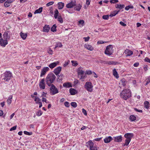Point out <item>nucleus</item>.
Returning <instances> with one entry per match:
<instances>
[{
    "mask_svg": "<svg viewBox=\"0 0 150 150\" xmlns=\"http://www.w3.org/2000/svg\"><path fill=\"white\" fill-rule=\"evenodd\" d=\"M113 139L112 138L111 136H109L106 137L104 139V141L105 143H109Z\"/></svg>",
    "mask_w": 150,
    "mask_h": 150,
    "instance_id": "16",
    "label": "nucleus"
},
{
    "mask_svg": "<svg viewBox=\"0 0 150 150\" xmlns=\"http://www.w3.org/2000/svg\"><path fill=\"white\" fill-rule=\"evenodd\" d=\"M146 83L145 84V85H147L150 82V76L148 77V78L146 79Z\"/></svg>",
    "mask_w": 150,
    "mask_h": 150,
    "instance_id": "43",
    "label": "nucleus"
},
{
    "mask_svg": "<svg viewBox=\"0 0 150 150\" xmlns=\"http://www.w3.org/2000/svg\"><path fill=\"white\" fill-rule=\"evenodd\" d=\"M113 52L112 46L111 45L107 46L105 51V54L108 56H110L112 54Z\"/></svg>",
    "mask_w": 150,
    "mask_h": 150,
    "instance_id": "5",
    "label": "nucleus"
},
{
    "mask_svg": "<svg viewBox=\"0 0 150 150\" xmlns=\"http://www.w3.org/2000/svg\"><path fill=\"white\" fill-rule=\"evenodd\" d=\"M125 5H124L122 4H116L115 6V7L117 8H119L121 9L122 8H124Z\"/></svg>",
    "mask_w": 150,
    "mask_h": 150,
    "instance_id": "31",
    "label": "nucleus"
},
{
    "mask_svg": "<svg viewBox=\"0 0 150 150\" xmlns=\"http://www.w3.org/2000/svg\"><path fill=\"white\" fill-rule=\"evenodd\" d=\"M133 136V134L132 133H127L124 135V137L126 138L125 144H124L123 146H128L131 141L132 138Z\"/></svg>",
    "mask_w": 150,
    "mask_h": 150,
    "instance_id": "4",
    "label": "nucleus"
},
{
    "mask_svg": "<svg viewBox=\"0 0 150 150\" xmlns=\"http://www.w3.org/2000/svg\"><path fill=\"white\" fill-rule=\"evenodd\" d=\"M88 146H89L90 149L93 147L94 146V144L91 140L89 141L88 142Z\"/></svg>",
    "mask_w": 150,
    "mask_h": 150,
    "instance_id": "27",
    "label": "nucleus"
},
{
    "mask_svg": "<svg viewBox=\"0 0 150 150\" xmlns=\"http://www.w3.org/2000/svg\"><path fill=\"white\" fill-rule=\"evenodd\" d=\"M129 119L131 121H133L136 120V117L134 115H131L129 117Z\"/></svg>",
    "mask_w": 150,
    "mask_h": 150,
    "instance_id": "34",
    "label": "nucleus"
},
{
    "mask_svg": "<svg viewBox=\"0 0 150 150\" xmlns=\"http://www.w3.org/2000/svg\"><path fill=\"white\" fill-rule=\"evenodd\" d=\"M31 97L33 98L35 97V101L37 103H38L39 102H40L41 101V100L40 99L36 97H34L33 96V95L31 96Z\"/></svg>",
    "mask_w": 150,
    "mask_h": 150,
    "instance_id": "35",
    "label": "nucleus"
},
{
    "mask_svg": "<svg viewBox=\"0 0 150 150\" xmlns=\"http://www.w3.org/2000/svg\"><path fill=\"white\" fill-rule=\"evenodd\" d=\"M87 74L90 75L92 74V72L90 70H88L86 71Z\"/></svg>",
    "mask_w": 150,
    "mask_h": 150,
    "instance_id": "63",
    "label": "nucleus"
},
{
    "mask_svg": "<svg viewBox=\"0 0 150 150\" xmlns=\"http://www.w3.org/2000/svg\"><path fill=\"white\" fill-rule=\"evenodd\" d=\"M56 79L55 76L53 74L51 73L48 75L46 78V82L49 86L53 83Z\"/></svg>",
    "mask_w": 150,
    "mask_h": 150,
    "instance_id": "2",
    "label": "nucleus"
},
{
    "mask_svg": "<svg viewBox=\"0 0 150 150\" xmlns=\"http://www.w3.org/2000/svg\"><path fill=\"white\" fill-rule=\"evenodd\" d=\"M71 63H72V65L74 66H76L78 64L76 61H71Z\"/></svg>",
    "mask_w": 150,
    "mask_h": 150,
    "instance_id": "44",
    "label": "nucleus"
},
{
    "mask_svg": "<svg viewBox=\"0 0 150 150\" xmlns=\"http://www.w3.org/2000/svg\"><path fill=\"white\" fill-rule=\"evenodd\" d=\"M54 15H57L59 13V12L57 9H56L54 11Z\"/></svg>",
    "mask_w": 150,
    "mask_h": 150,
    "instance_id": "64",
    "label": "nucleus"
},
{
    "mask_svg": "<svg viewBox=\"0 0 150 150\" xmlns=\"http://www.w3.org/2000/svg\"><path fill=\"white\" fill-rule=\"evenodd\" d=\"M144 107L148 109L149 107V103L147 101H145L144 103Z\"/></svg>",
    "mask_w": 150,
    "mask_h": 150,
    "instance_id": "36",
    "label": "nucleus"
},
{
    "mask_svg": "<svg viewBox=\"0 0 150 150\" xmlns=\"http://www.w3.org/2000/svg\"><path fill=\"white\" fill-rule=\"evenodd\" d=\"M85 47L88 50L90 51H92L93 50V47L91 45L88 44H85Z\"/></svg>",
    "mask_w": 150,
    "mask_h": 150,
    "instance_id": "24",
    "label": "nucleus"
},
{
    "mask_svg": "<svg viewBox=\"0 0 150 150\" xmlns=\"http://www.w3.org/2000/svg\"><path fill=\"white\" fill-rule=\"evenodd\" d=\"M12 96H10L9 97L8 99L7 100V103L8 105H10L11 103L12 99Z\"/></svg>",
    "mask_w": 150,
    "mask_h": 150,
    "instance_id": "29",
    "label": "nucleus"
},
{
    "mask_svg": "<svg viewBox=\"0 0 150 150\" xmlns=\"http://www.w3.org/2000/svg\"><path fill=\"white\" fill-rule=\"evenodd\" d=\"M4 6L6 7H8L10 6V4L6 1L4 3Z\"/></svg>",
    "mask_w": 150,
    "mask_h": 150,
    "instance_id": "46",
    "label": "nucleus"
},
{
    "mask_svg": "<svg viewBox=\"0 0 150 150\" xmlns=\"http://www.w3.org/2000/svg\"><path fill=\"white\" fill-rule=\"evenodd\" d=\"M63 86L65 88H68L72 87L71 84L69 82L65 83L63 84Z\"/></svg>",
    "mask_w": 150,
    "mask_h": 150,
    "instance_id": "22",
    "label": "nucleus"
},
{
    "mask_svg": "<svg viewBox=\"0 0 150 150\" xmlns=\"http://www.w3.org/2000/svg\"><path fill=\"white\" fill-rule=\"evenodd\" d=\"M42 7H40L38 9L36 10L35 11L34 13L35 14L36 13H40L42 11Z\"/></svg>",
    "mask_w": 150,
    "mask_h": 150,
    "instance_id": "30",
    "label": "nucleus"
},
{
    "mask_svg": "<svg viewBox=\"0 0 150 150\" xmlns=\"http://www.w3.org/2000/svg\"><path fill=\"white\" fill-rule=\"evenodd\" d=\"M51 86L50 91L52 93V95H54L59 92L57 88L53 84H52Z\"/></svg>",
    "mask_w": 150,
    "mask_h": 150,
    "instance_id": "8",
    "label": "nucleus"
},
{
    "mask_svg": "<svg viewBox=\"0 0 150 150\" xmlns=\"http://www.w3.org/2000/svg\"><path fill=\"white\" fill-rule=\"evenodd\" d=\"M42 112L41 110H39L36 113V115L38 116H41L42 114Z\"/></svg>",
    "mask_w": 150,
    "mask_h": 150,
    "instance_id": "47",
    "label": "nucleus"
},
{
    "mask_svg": "<svg viewBox=\"0 0 150 150\" xmlns=\"http://www.w3.org/2000/svg\"><path fill=\"white\" fill-rule=\"evenodd\" d=\"M69 92L71 95H74L76 93V90L73 88H70L69 89Z\"/></svg>",
    "mask_w": 150,
    "mask_h": 150,
    "instance_id": "25",
    "label": "nucleus"
},
{
    "mask_svg": "<svg viewBox=\"0 0 150 150\" xmlns=\"http://www.w3.org/2000/svg\"><path fill=\"white\" fill-rule=\"evenodd\" d=\"M114 140L115 142H120L122 140V137L121 135L114 137Z\"/></svg>",
    "mask_w": 150,
    "mask_h": 150,
    "instance_id": "14",
    "label": "nucleus"
},
{
    "mask_svg": "<svg viewBox=\"0 0 150 150\" xmlns=\"http://www.w3.org/2000/svg\"><path fill=\"white\" fill-rule=\"evenodd\" d=\"M78 76L80 79H83L85 78L86 74L84 71L82 70L81 67H79L77 70Z\"/></svg>",
    "mask_w": 150,
    "mask_h": 150,
    "instance_id": "6",
    "label": "nucleus"
},
{
    "mask_svg": "<svg viewBox=\"0 0 150 150\" xmlns=\"http://www.w3.org/2000/svg\"><path fill=\"white\" fill-rule=\"evenodd\" d=\"M135 110L137 112H142V111L141 110H139L136 108H134Z\"/></svg>",
    "mask_w": 150,
    "mask_h": 150,
    "instance_id": "61",
    "label": "nucleus"
},
{
    "mask_svg": "<svg viewBox=\"0 0 150 150\" xmlns=\"http://www.w3.org/2000/svg\"><path fill=\"white\" fill-rule=\"evenodd\" d=\"M90 150H98V149L96 146H94L90 149Z\"/></svg>",
    "mask_w": 150,
    "mask_h": 150,
    "instance_id": "60",
    "label": "nucleus"
},
{
    "mask_svg": "<svg viewBox=\"0 0 150 150\" xmlns=\"http://www.w3.org/2000/svg\"><path fill=\"white\" fill-rule=\"evenodd\" d=\"M49 68L48 67H44L42 69L41 71L40 75V77H42L45 74L46 72L49 70Z\"/></svg>",
    "mask_w": 150,
    "mask_h": 150,
    "instance_id": "12",
    "label": "nucleus"
},
{
    "mask_svg": "<svg viewBox=\"0 0 150 150\" xmlns=\"http://www.w3.org/2000/svg\"><path fill=\"white\" fill-rule=\"evenodd\" d=\"M16 126H14L12 127L10 129V131H12L13 130H15L16 129Z\"/></svg>",
    "mask_w": 150,
    "mask_h": 150,
    "instance_id": "57",
    "label": "nucleus"
},
{
    "mask_svg": "<svg viewBox=\"0 0 150 150\" xmlns=\"http://www.w3.org/2000/svg\"><path fill=\"white\" fill-rule=\"evenodd\" d=\"M3 37L4 39L8 40L10 38L9 32L8 31H5L3 35Z\"/></svg>",
    "mask_w": 150,
    "mask_h": 150,
    "instance_id": "9",
    "label": "nucleus"
},
{
    "mask_svg": "<svg viewBox=\"0 0 150 150\" xmlns=\"http://www.w3.org/2000/svg\"><path fill=\"white\" fill-rule=\"evenodd\" d=\"M103 18L105 20H108L109 18V16L108 15L103 16Z\"/></svg>",
    "mask_w": 150,
    "mask_h": 150,
    "instance_id": "48",
    "label": "nucleus"
},
{
    "mask_svg": "<svg viewBox=\"0 0 150 150\" xmlns=\"http://www.w3.org/2000/svg\"><path fill=\"white\" fill-rule=\"evenodd\" d=\"M50 27L49 25H45L43 28V31L48 32L50 29Z\"/></svg>",
    "mask_w": 150,
    "mask_h": 150,
    "instance_id": "19",
    "label": "nucleus"
},
{
    "mask_svg": "<svg viewBox=\"0 0 150 150\" xmlns=\"http://www.w3.org/2000/svg\"><path fill=\"white\" fill-rule=\"evenodd\" d=\"M78 25L80 26H83L84 25V21L83 20H80L78 21Z\"/></svg>",
    "mask_w": 150,
    "mask_h": 150,
    "instance_id": "28",
    "label": "nucleus"
},
{
    "mask_svg": "<svg viewBox=\"0 0 150 150\" xmlns=\"http://www.w3.org/2000/svg\"><path fill=\"white\" fill-rule=\"evenodd\" d=\"M61 69L62 67H58L54 69V72L56 75H57L60 73Z\"/></svg>",
    "mask_w": 150,
    "mask_h": 150,
    "instance_id": "17",
    "label": "nucleus"
},
{
    "mask_svg": "<svg viewBox=\"0 0 150 150\" xmlns=\"http://www.w3.org/2000/svg\"><path fill=\"white\" fill-rule=\"evenodd\" d=\"M56 26L55 24H54L53 25L52 27L51 28V30L53 32H56Z\"/></svg>",
    "mask_w": 150,
    "mask_h": 150,
    "instance_id": "33",
    "label": "nucleus"
},
{
    "mask_svg": "<svg viewBox=\"0 0 150 150\" xmlns=\"http://www.w3.org/2000/svg\"><path fill=\"white\" fill-rule=\"evenodd\" d=\"M117 62H108V64H114L115 65L117 63Z\"/></svg>",
    "mask_w": 150,
    "mask_h": 150,
    "instance_id": "51",
    "label": "nucleus"
},
{
    "mask_svg": "<svg viewBox=\"0 0 150 150\" xmlns=\"http://www.w3.org/2000/svg\"><path fill=\"white\" fill-rule=\"evenodd\" d=\"M119 11V10H116L111 13L110 15L109 16L111 17L115 16L117 14Z\"/></svg>",
    "mask_w": 150,
    "mask_h": 150,
    "instance_id": "21",
    "label": "nucleus"
},
{
    "mask_svg": "<svg viewBox=\"0 0 150 150\" xmlns=\"http://www.w3.org/2000/svg\"><path fill=\"white\" fill-rule=\"evenodd\" d=\"M125 53L126 54V56H131L133 54V52L129 49H127L125 51Z\"/></svg>",
    "mask_w": 150,
    "mask_h": 150,
    "instance_id": "18",
    "label": "nucleus"
},
{
    "mask_svg": "<svg viewBox=\"0 0 150 150\" xmlns=\"http://www.w3.org/2000/svg\"><path fill=\"white\" fill-rule=\"evenodd\" d=\"M64 105L65 106L67 107H69L70 106L69 103L67 101L65 102Z\"/></svg>",
    "mask_w": 150,
    "mask_h": 150,
    "instance_id": "52",
    "label": "nucleus"
},
{
    "mask_svg": "<svg viewBox=\"0 0 150 150\" xmlns=\"http://www.w3.org/2000/svg\"><path fill=\"white\" fill-rule=\"evenodd\" d=\"M24 133L25 134L28 135H31L33 134L32 132H28L26 131H24Z\"/></svg>",
    "mask_w": 150,
    "mask_h": 150,
    "instance_id": "40",
    "label": "nucleus"
},
{
    "mask_svg": "<svg viewBox=\"0 0 150 150\" xmlns=\"http://www.w3.org/2000/svg\"><path fill=\"white\" fill-rule=\"evenodd\" d=\"M70 62V61L68 60L67 61H65L64 62V64L63 66L64 67L66 66Z\"/></svg>",
    "mask_w": 150,
    "mask_h": 150,
    "instance_id": "50",
    "label": "nucleus"
},
{
    "mask_svg": "<svg viewBox=\"0 0 150 150\" xmlns=\"http://www.w3.org/2000/svg\"><path fill=\"white\" fill-rule=\"evenodd\" d=\"M82 112L85 115H87V113L86 110L85 109H82Z\"/></svg>",
    "mask_w": 150,
    "mask_h": 150,
    "instance_id": "54",
    "label": "nucleus"
},
{
    "mask_svg": "<svg viewBox=\"0 0 150 150\" xmlns=\"http://www.w3.org/2000/svg\"><path fill=\"white\" fill-rule=\"evenodd\" d=\"M76 1L75 0H71V1L66 5V7L68 8H73L76 5Z\"/></svg>",
    "mask_w": 150,
    "mask_h": 150,
    "instance_id": "11",
    "label": "nucleus"
},
{
    "mask_svg": "<svg viewBox=\"0 0 150 150\" xmlns=\"http://www.w3.org/2000/svg\"><path fill=\"white\" fill-rule=\"evenodd\" d=\"M81 5H80V4L79 5V6H77L75 8V9L77 11H79L80 10V9L81 8Z\"/></svg>",
    "mask_w": 150,
    "mask_h": 150,
    "instance_id": "38",
    "label": "nucleus"
},
{
    "mask_svg": "<svg viewBox=\"0 0 150 150\" xmlns=\"http://www.w3.org/2000/svg\"><path fill=\"white\" fill-rule=\"evenodd\" d=\"M57 19L61 23H63V20L61 16H58Z\"/></svg>",
    "mask_w": 150,
    "mask_h": 150,
    "instance_id": "39",
    "label": "nucleus"
},
{
    "mask_svg": "<svg viewBox=\"0 0 150 150\" xmlns=\"http://www.w3.org/2000/svg\"><path fill=\"white\" fill-rule=\"evenodd\" d=\"M2 79L5 81H9L12 77V73L9 71H6L3 74Z\"/></svg>",
    "mask_w": 150,
    "mask_h": 150,
    "instance_id": "3",
    "label": "nucleus"
},
{
    "mask_svg": "<svg viewBox=\"0 0 150 150\" xmlns=\"http://www.w3.org/2000/svg\"><path fill=\"white\" fill-rule=\"evenodd\" d=\"M48 53L52 55L53 54V51L50 48L48 50Z\"/></svg>",
    "mask_w": 150,
    "mask_h": 150,
    "instance_id": "55",
    "label": "nucleus"
},
{
    "mask_svg": "<svg viewBox=\"0 0 150 150\" xmlns=\"http://www.w3.org/2000/svg\"><path fill=\"white\" fill-rule=\"evenodd\" d=\"M134 7L133 6H126L125 8V9L126 11L128 10L129 9H133V8Z\"/></svg>",
    "mask_w": 150,
    "mask_h": 150,
    "instance_id": "37",
    "label": "nucleus"
},
{
    "mask_svg": "<svg viewBox=\"0 0 150 150\" xmlns=\"http://www.w3.org/2000/svg\"><path fill=\"white\" fill-rule=\"evenodd\" d=\"M90 38L89 37H84L83 38V39L84 40V41L85 42L88 41L89 40Z\"/></svg>",
    "mask_w": 150,
    "mask_h": 150,
    "instance_id": "59",
    "label": "nucleus"
},
{
    "mask_svg": "<svg viewBox=\"0 0 150 150\" xmlns=\"http://www.w3.org/2000/svg\"><path fill=\"white\" fill-rule=\"evenodd\" d=\"M54 3V2L53 1H51L47 3L46 5L47 6H49L51 5H52Z\"/></svg>",
    "mask_w": 150,
    "mask_h": 150,
    "instance_id": "49",
    "label": "nucleus"
},
{
    "mask_svg": "<svg viewBox=\"0 0 150 150\" xmlns=\"http://www.w3.org/2000/svg\"><path fill=\"white\" fill-rule=\"evenodd\" d=\"M71 105L74 108H76L77 106V105L76 102H72L71 103Z\"/></svg>",
    "mask_w": 150,
    "mask_h": 150,
    "instance_id": "41",
    "label": "nucleus"
},
{
    "mask_svg": "<svg viewBox=\"0 0 150 150\" xmlns=\"http://www.w3.org/2000/svg\"><path fill=\"white\" fill-rule=\"evenodd\" d=\"M8 44V40L1 38L0 40V45L3 47H4Z\"/></svg>",
    "mask_w": 150,
    "mask_h": 150,
    "instance_id": "10",
    "label": "nucleus"
},
{
    "mask_svg": "<svg viewBox=\"0 0 150 150\" xmlns=\"http://www.w3.org/2000/svg\"><path fill=\"white\" fill-rule=\"evenodd\" d=\"M93 86L91 82H87L86 83L85 88L88 91L92 92L93 91Z\"/></svg>",
    "mask_w": 150,
    "mask_h": 150,
    "instance_id": "7",
    "label": "nucleus"
},
{
    "mask_svg": "<svg viewBox=\"0 0 150 150\" xmlns=\"http://www.w3.org/2000/svg\"><path fill=\"white\" fill-rule=\"evenodd\" d=\"M105 42H105L102 40H99V41H98L97 43L98 44H102L105 43Z\"/></svg>",
    "mask_w": 150,
    "mask_h": 150,
    "instance_id": "56",
    "label": "nucleus"
},
{
    "mask_svg": "<svg viewBox=\"0 0 150 150\" xmlns=\"http://www.w3.org/2000/svg\"><path fill=\"white\" fill-rule=\"evenodd\" d=\"M42 100L43 102H45V103H47V100L46 99V98L44 97H42Z\"/></svg>",
    "mask_w": 150,
    "mask_h": 150,
    "instance_id": "62",
    "label": "nucleus"
},
{
    "mask_svg": "<svg viewBox=\"0 0 150 150\" xmlns=\"http://www.w3.org/2000/svg\"><path fill=\"white\" fill-rule=\"evenodd\" d=\"M144 61L145 62L150 63V59L148 57H146L144 59Z\"/></svg>",
    "mask_w": 150,
    "mask_h": 150,
    "instance_id": "53",
    "label": "nucleus"
},
{
    "mask_svg": "<svg viewBox=\"0 0 150 150\" xmlns=\"http://www.w3.org/2000/svg\"><path fill=\"white\" fill-rule=\"evenodd\" d=\"M58 8L59 9H62L64 6V4L62 2H59L58 3Z\"/></svg>",
    "mask_w": 150,
    "mask_h": 150,
    "instance_id": "26",
    "label": "nucleus"
},
{
    "mask_svg": "<svg viewBox=\"0 0 150 150\" xmlns=\"http://www.w3.org/2000/svg\"><path fill=\"white\" fill-rule=\"evenodd\" d=\"M120 23L121 25L123 26H125L126 25V24L122 21L120 22Z\"/></svg>",
    "mask_w": 150,
    "mask_h": 150,
    "instance_id": "58",
    "label": "nucleus"
},
{
    "mask_svg": "<svg viewBox=\"0 0 150 150\" xmlns=\"http://www.w3.org/2000/svg\"><path fill=\"white\" fill-rule=\"evenodd\" d=\"M126 83L127 82L126 81L125 79L123 78L120 80L119 84L120 86L122 85L123 86H125L126 85Z\"/></svg>",
    "mask_w": 150,
    "mask_h": 150,
    "instance_id": "20",
    "label": "nucleus"
},
{
    "mask_svg": "<svg viewBox=\"0 0 150 150\" xmlns=\"http://www.w3.org/2000/svg\"><path fill=\"white\" fill-rule=\"evenodd\" d=\"M20 35L21 38L24 40L26 39L27 36L26 34L23 33L22 32L20 33Z\"/></svg>",
    "mask_w": 150,
    "mask_h": 150,
    "instance_id": "32",
    "label": "nucleus"
},
{
    "mask_svg": "<svg viewBox=\"0 0 150 150\" xmlns=\"http://www.w3.org/2000/svg\"><path fill=\"white\" fill-rule=\"evenodd\" d=\"M59 63V62L57 61L55 62L52 63L48 65L49 67L51 69H53L56 67Z\"/></svg>",
    "mask_w": 150,
    "mask_h": 150,
    "instance_id": "15",
    "label": "nucleus"
},
{
    "mask_svg": "<svg viewBox=\"0 0 150 150\" xmlns=\"http://www.w3.org/2000/svg\"><path fill=\"white\" fill-rule=\"evenodd\" d=\"M131 92L128 89H124L120 93V97L124 100H126L131 96Z\"/></svg>",
    "mask_w": 150,
    "mask_h": 150,
    "instance_id": "1",
    "label": "nucleus"
},
{
    "mask_svg": "<svg viewBox=\"0 0 150 150\" xmlns=\"http://www.w3.org/2000/svg\"><path fill=\"white\" fill-rule=\"evenodd\" d=\"M39 86L41 89H43L45 88V84L44 79H42L40 82Z\"/></svg>",
    "mask_w": 150,
    "mask_h": 150,
    "instance_id": "13",
    "label": "nucleus"
},
{
    "mask_svg": "<svg viewBox=\"0 0 150 150\" xmlns=\"http://www.w3.org/2000/svg\"><path fill=\"white\" fill-rule=\"evenodd\" d=\"M110 2L111 4H115L118 2V0H110Z\"/></svg>",
    "mask_w": 150,
    "mask_h": 150,
    "instance_id": "45",
    "label": "nucleus"
},
{
    "mask_svg": "<svg viewBox=\"0 0 150 150\" xmlns=\"http://www.w3.org/2000/svg\"><path fill=\"white\" fill-rule=\"evenodd\" d=\"M56 47H62V45L60 42H57L56 43Z\"/></svg>",
    "mask_w": 150,
    "mask_h": 150,
    "instance_id": "42",
    "label": "nucleus"
},
{
    "mask_svg": "<svg viewBox=\"0 0 150 150\" xmlns=\"http://www.w3.org/2000/svg\"><path fill=\"white\" fill-rule=\"evenodd\" d=\"M113 74L114 76L117 79L119 78V76L118 74L117 71L116 70V69L115 68L113 69Z\"/></svg>",
    "mask_w": 150,
    "mask_h": 150,
    "instance_id": "23",
    "label": "nucleus"
}]
</instances>
